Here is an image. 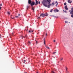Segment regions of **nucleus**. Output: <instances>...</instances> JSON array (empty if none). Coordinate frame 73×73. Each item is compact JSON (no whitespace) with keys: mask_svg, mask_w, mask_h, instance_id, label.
I'll list each match as a JSON object with an SVG mask.
<instances>
[{"mask_svg":"<svg viewBox=\"0 0 73 73\" xmlns=\"http://www.w3.org/2000/svg\"><path fill=\"white\" fill-rule=\"evenodd\" d=\"M51 0H43V1L42 3L44 6L45 7L49 8H50V7L51 5Z\"/></svg>","mask_w":73,"mask_h":73,"instance_id":"f257e3e1","label":"nucleus"},{"mask_svg":"<svg viewBox=\"0 0 73 73\" xmlns=\"http://www.w3.org/2000/svg\"><path fill=\"white\" fill-rule=\"evenodd\" d=\"M30 4L31 6H33V5H34L35 4V3L34 2H33L32 3H30Z\"/></svg>","mask_w":73,"mask_h":73,"instance_id":"f03ea898","label":"nucleus"},{"mask_svg":"<svg viewBox=\"0 0 73 73\" xmlns=\"http://www.w3.org/2000/svg\"><path fill=\"white\" fill-rule=\"evenodd\" d=\"M40 16H42V17H45V14H44L43 13H42L40 15Z\"/></svg>","mask_w":73,"mask_h":73,"instance_id":"7ed1b4c3","label":"nucleus"},{"mask_svg":"<svg viewBox=\"0 0 73 73\" xmlns=\"http://www.w3.org/2000/svg\"><path fill=\"white\" fill-rule=\"evenodd\" d=\"M36 1V4H35V5H37V4H38V1H37V0H35Z\"/></svg>","mask_w":73,"mask_h":73,"instance_id":"20e7f679","label":"nucleus"},{"mask_svg":"<svg viewBox=\"0 0 73 73\" xmlns=\"http://www.w3.org/2000/svg\"><path fill=\"white\" fill-rule=\"evenodd\" d=\"M31 3H32V1L31 0H29L28 1V3L29 4H31Z\"/></svg>","mask_w":73,"mask_h":73,"instance_id":"39448f33","label":"nucleus"},{"mask_svg":"<svg viewBox=\"0 0 73 73\" xmlns=\"http://www.w3.org/2000/svg\"><path fill=\"white\" fill-rule=\"evenodd\" d=\"M67 6L66 5L64 7V8L66 10H68V8H67Z\"/></svg>","mask_w":73,"mask_h":73,"instance_id":"423d86ee","label":"nucleus"},{"mask_svg":"<svg viewBox=\"0 0 73 73\" xmlns=\"http://www.w3.org/2000/svg\"><path fill=\"white\" fill-rule=\"evenodd\" d=\"M43 40H44V45H45V38H44L43 39Z\"/></svg>","mask_w":73,"mask_h":73,"instance_id":"0eeeda50","label":"nucleus"},{"mask_svg":"<svg viewBox=\"0 0 73 73\" xmlns=\"http://www.w3.org/2000/svg\"><path fill=\"white\" fill-rule=\"evenodd\" d=\"M29 33H32L33 32V31L32 30H30L29 31Z\"/></svg>","mask_w":73,"mask_h":73,"instance_id":"6e6552de","label":"nucleus"},{"mask_svg":"<svg viewBox=\"0 0 73 73\" xmlns=\"http://www.w3.org/2000/svg\"><path fill=\"white\" fill-rule=\"evenodd\" d=\"M45 16H48V14L47 13H44Z\"/></svg>","mask_w":73,"mask_h":73,"instance_id":"1a4fd4ad","label":"nucleus"},{"mask_svg":"<svg viewBox=\"0 0 73 73\" xmlns=\"http://www.w3.org/2000/svg\"><path fill=\"white\" fill-rule=\"evenodd\" d=\"M54 11H55L54 12H58L59 11L58 10L56 9L54 10Z\"/></svg>","mask_w":73,"mask_h":73,"instance_id":"9d476101","label":"nucleus"},{"mask_svg":"<svg viewBox=\"0 0 73 73\" xmlns=\"http://www.w3.org/2000/svg\"><path fill=\"white\" fill-rule=\"evenodd\" d=\"M54 3H52V4H51V5L52 6H53L54 5Z\"/></svg>","mask_w":73,"mask_h":73,"instance_id":"9b49d317","label":"nucleus"},{"mask_svg":"<svg viewBox=\"0 0 73 73\" xmlns=\"http://www.w3.org/2000/svg\"><path fill=\"white\" fill-rule=\"evenodd\" d=\"M7 13L8 15H10V12L7 11Z\"/></svg>","mask_w":73,"mask_h":73,"instance_id":"f8f14e48","label":"nucleus"},{"mask_svg":"<svg viewBox=\"0 0 73 73\" xmlns=\"http://www.w3.org/2000/svg\"><path fill=\"white\" fill-rule=\"evenodd\" d=\"M20 37H21V38H22V39H23V38H25L23 36H20Z\"/></svg>","mask_w":73,"mask_h":73,"instance_id":"ddd939ff","label":"nucleus"},{"mask_svg":"<svg viewBox=\"0 0 73 73\" xmlns=\"http://www.w3.org/2000/svg\"><path fill=\"white\" fill-rule=\"evenodd\" d=\"M66 72H67V71H68V68H67V67H66Z\"/></svg>","mask_w":73,"mask_h":73,"instance_id":"4468645a","label":"nucleus"},{"mask_svg":"<svg viewBox=\"0 0 73 73\" xmlns=\"http://www.w3.org/2000/svg\"><path fill=\"white\" fill-rule=\"evenodd\" d=\"M53 17H54L55 18H58V17H56V16H54V15H53Z\"/></svg>","mask_w":73,"mask_h":73,"instance_id":"2eb2a0df","label":"nucleus"},{"mask_svg":"<svg viewBox=\"0 0 73 73\" xmlns=\"http://www.w3.org/2000/svg\"><path fill=\"white\" fill-rule=\"evenodd\" d=\"M28 44H31V42H30V41H28Z\"/></svg>","mask_w":73,"mask_h":73,"instance_id":"dca6fc26","label":"nucleus"},{"mask_svg":"<svg viewBox=\"0 0 73 73\" xmlns=\"http://www.w3.org/2000/svg\"><path fill=\"white\" fill-rule=\"evenodd\" d=\"M56 3H57V4L56 5V6L57 7V6L58 5V2L57 1H56Z\"/></svg>","mask_w":73,"mask_h":73,"instance_id":"f3484780","label":"nucleus"},{"mask_svg":"<svg viewBox=\"0 0 73 73\" xmlns=\"http://www.w3.org/2000/svg\"><path fill=\"white\" fill-rule=\"evenodd\" d=\"M32 10H33V11L34 12V7H33V8H32Z\"/></svg>","mask_w":73,"mask_h":73,"instance_id":"a211bd4d","label":"nucleus"},{"mask_svg":"<svg viewBox=\"0 0 73 73\" xmlns=\"http://www.w3.org/2000/svg\"><path fill=\"white\" fill-rule=\"evenodd\" d=\"M51 73H55V72H54V71H51Z\"/></svg>","mask_w":73,"mask_h":73,"instance_id":"6ab92c4d","label":"nucleus"},{"mask_svg":"<svg viewBox=\"0 0 73 73\" xmlns=\"http://www.w3.org/2000/svg\"><path fill=\"white\" fill-rule=\"evenodd\" d=\"M56 53H57V52H54L53 53V54H55Z\"/></svg>","mask_w":73,"mask_h":73,"instance_id":"aec40b11","label":"nucleus"},{"mask_svg":"<svg viewBox=\"0 0 73 73\" xmlns=\"http://www.w3.org/2000/svg\"><path fill=\"white\" fill-rule=\"evenodd\" d=\"M64 5H66V3H64Z\"/></svg>","mask_w":73,"mask_h":73,"instance_id":"412c9836","label":"nucleus"},{"mask_svg":"<svg viewBox=\"0 0 73 73\" xmlns=\"http://www.w3.org/2000/svg\"><path fill=\"white\" fill-rule=\"evenodd\" d=\"M25 37L27 38V35H26L25 36Z\"/></svg>","mask_w":73,"mask_h":73,"instance_id":"4be33fe9","label":"nucleus"},{"mask_svg":"<svg viewBox=\"0 0 73 73\" xmlns=\"http://www.w3.org/2000/svg\"><path fill=\"white\" fill-rule=\"evenodd\" d=\"M29 6H27V9H28V8H29Z\"/></svg>","mask_w":73,"mask_h":73,"instance_id":"5701e85b","label":"nucleus"},{"mask_svg":"<svg viewBox=\"0 0 73 73\" xmlns=\"http://www.w3.org/2000/svg\"><path fill=\"white\" fill-rule=\"evenodd\" d=\"M15 17H16V18H18L19 17L17 16H16Z\"/></svg>","mask_w":73,"mask_h":73,"instance_id":"b1692460","label":"nucleus"},{"mask_svg":"<svg viewBox=\"0 0 73 73\" xmlns=\"http://www.w3.org/2000/svg\"><path fill=\"white\" fill-rule=\"evenodd\" d=\"M65 23H68V22H67L66 21H65Z\"/></svg>","mask_w":73,"mask_h":73,"instance_id":"393cba45","label":"nucleus"},{"mask_svg":"<svg viewBox=\"0 0 73 73\" xmlns=\"http://www.w3.org/2000/svg\"><path fill=\"white\" fill-rule=\"evenodd\" d=\"M0 38H1V35L0 34Z\"/></svg>","mask_w":73,"mask_h":73,"instance_id":"a878e982","label":"nucleus"},{"mask_svg":"<svg viewBox=\"0 0 73 73\" xmlns=\"http://www.w3.org/2000/svg\"><path fill=\"white\" fill-rule=\"evenodd\" d=\"M37 42H38L37 41H36V44H37Z\"/></svg>","mask_w":73,"mask_h":73,"instance_id":"bb28decb","label":"nucleus"},{"mask_svg":"<svg viewBox=\"0 0 73 73\" xmlns=\"http://www.w3.org/2000/svg\"><path fill=\"white\" fill-rule=\"evenodd\" d=\"M47 49H50V48H49V47H48V48H47Z\"/></svg>","mask_w":73,"mask_h":73,"instance_id":"cd10ccee","label":"nucleus"},{"mask_svg":"<svg viewBox=\"0 0 73 73\" xmlns=\"http://www.w3.org/2000/svg\"><path fill=\"white\" fill-rule=\"evenodd\" d=\"M0 6H2V4H0Z\"/></svg>","mask_w":73,"mask_h":73,"instance_id":"c85d7f7f","label":"nucleus"},{"mask_svg":"<svg viewBox=\"0 0 73 73\" xmlns=\"http://www.w3.org/2000/svg\"><path fill=\"white\" fill-rule=\"evenodd\" d=\"M63 60V58H62V59H61V60L62 61Z\"/></svg>","mask_w":73,"mask_h":73,"instance_id":"c756f323","label":"nucleus"},{"mask_svg":"<svg viewBox=\"0 0 73 73\" xmlns=\"http://www.w3.org/2000/svg\"><path fill=\"white\" fill-rule=\"evenodd\" d=\"M46 48H48V46H46Z\"/></svg>","mask_w":73,"mask_h":73,"instance_id":"7c9ffc66","label":"nucleus"},{"mask_svg":"<svg viewBox=\"0 0 73 73\" xmlns=\"http://www.w3.org/2000/svg\"><path fill=\"white\" fill-rule=\"evenodd\" d=\"M56 41V40H54V42H55Z\"/></svg>","mask_w":73,"mask_h":73,"instance_id":"2f4dec72","label":"nucleus"},{"mask_svg":"<svg viewBox=\"0 0 73 73\" xmlns=\"http://www.w3.org/2000/svg\"><path fill=\"white\" fill-rule=\"evenodd\" d=\"M64 12H66V11H65Z\"/></svg>","mask_w":73,"mask_h":73,"instance_id":"473e14b6","label":"nucleus"},{"mask_svg":"<svg viewBox=\"0 0 73 73\" xmlns=\"http://www.w3.org/2000/svg\"><path fill=\"white\" fill-rule=\"evenodd\" d=\"M47 33H46V36H47Z\"/></svg>","mask_w":73,"mask_h":73,"instance_id":"72a5a7b5","label":"nucleus"},{"mask_svg":"<svg viewBox=\"0 0 73 73\" xmlns=\"http://www.w3.org/2000/svg\"><path fill=\"white\" fill-rule=\"evenodd\" d=\"M18 16H20V14H18Z\"/></svg>","mask_w":73,"mask_h":73,"instance_id":"f704fd0d","label":"nucleus"},{"mask_svg":"<svg viewBox=\"0 0 73 73\" xmlns=\"http://www.w3.org/2000/svg\"><path fill=\"white\" fill-rule=\"evenodd\" d=\"M11 18L12 19H14V17L13 18L11 17Z\"/></svg>","mask_w":73,"mask_h":73,"instance_id":"c9c22d12","label":"nucleus"},{"mask_svg":"<svg viewBox=\"0 0 73 73\" xmlns=\"http://www.w3.org/2000/svg\"><path fill=\"white\" fill-rule=\"evenodd\" d=\"M26 62V60H25L24 61V62Z\"/></svg>","mask_w":73,"mask_h":73,"instance_id":"e433bc0d","label":"nucleus"},{"mask_svg":"<svg viewBox=\"0 0 73 73\" xmlns=\"http://www.w3.org/2000/svg\"><path fill=\"white\" fill-rule=\"evenodd\" d=\"M50 12H52V10L50 11Z\"/></svg>","mask_w":73,"mask_h":73,"instance_id":"4c0bfd02","label":"nucleus"},{"mask_svg":"<svg viewBox=\"0 0 73 73\" xmlns=\"http://www.w3.org/2000/svg\"><path fill=\"white\" fill-rule=\"evenodd\" d=\"M23 63H24V64H25V62H24Z\"/></svg>","mask_w":73,"mask_h":73,"instance_id":"58836bf2","label":"nucleus"},{"mask_svg":"<svg viewBox=\"0 0 73 73\" xmlns=\"http://www.w3.org/2000/svg\"><path fill=\"white\" fill-rule=\"evenodd\" d=\"M39 4H40V1H39Z\"/></svg>","mask_w":73,"mask_h":73,"instance_id":"ea45409f","label":"nucleus"},{"mask_svg":"<svg viewBox=\"0 0 73 73\" xmlns=\"http://www.w3.org/2000/svg\"><path fill=\"white\" fill-rule=\"evenodd\" d=\"M1 9V7H0V10Z\"/></svg>","mask_w":73,"mask_h":73,"instance_id":"a19ab883","label":"nucleus"},{"mask_svg":"<svg viewBox=\"0 0 73 73\" xmlns=\"http://www.w3.org/2000/svg\"><path fill=\"white\" fill-rule=\"evenodd\" d=\"M51 11H53V9H51Z\"/></svg>","mask_w":73,"mask_h":73,"instance_id":"79ce46f5","label":"nucleus"},{"mask_svg":"<svg viewBox=\"0 0 73 73\" xmlns=\"http://www.w3.org/2000/svg\"><path fill=\"white\" fill-rule=\"evenodd\" d=\"M13 35V33H12V35Z\"/></svg>","mask_w":73,"mask_h":73,"instance_id":"37998d69","label":"nucleus"},{"mask_svg":"<svg viewBox=\"0 0 73 73\" xmlns=\"http://www.w3.org/2000/svg\"><path fill=\"white\" fill-rule=\"evenodd\" d=\"M70 1H70L69 2H70Z\"/></svg>","mask_w":73,"mask_h":73,"instance_id":"c03bdc74","label":"nucleus"},{"mask_svg":"<svg viewBox=\"0 0 73 73\" xmlns=\"http://www.w3.org/2000/svg\"><path fill=\"white\" fill-rule=\"evenodd\" d=\"M63 11L64 12H65V11L63 10Z\"/></svg>","mask_w":73,"mask_h":73,"instance_id":"a18cd8bd","label":"nucleus"},{"mask_svg":"<svg viewBox=\"0 0 73 73\" xmlns=\"http://www.w3.org/2000/svg\"><path fill=\"white\" fill-rule=\"evenodd\" d=\"M24 73H27V72H24Z\"/></svg>","mask_w":73,"mask_h":73,"instance_id":"49530a36","label":"nucleus"},{"mask_svg":"<svg viewBox=\"0 0 73 73\" xmlns=\"http://www.w3.org/2000/svg\"><path fill=\"white\" fill-rule=\"evenodd\" d=\"M36 73H38V72H36Z\"/></svg>","mask_w":73,"mask_h":73,"instance_id":"de8ad7c7","label":"nucleus"},{"mask_svg":"<svg viewBox=\"0 0 73 73\" xmlns=\"http://www.w3.org/2000/svg\"><path fill=\"white\" fill-rule=\"evenodd\" d=\"M40 18V17H39L38 18Z\"/></svg>","mask_w":73,"mask_h":73,"instance_id":"09e8293b","label":"nucleus"}]
</instances>
